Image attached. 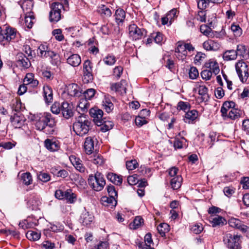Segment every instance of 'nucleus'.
I'll list each match as a JSON object with an SVG mask.
<instances>
[{
	"label": "nucleus",
	"instance_id": "nucleus-38",
	"mask_svg": "<svg viewBox=\"0 0 249 249\" xmlns=\"http://www.w3.org/2000/svg\"><path fill=\"white\" fill-rule=\"evenodd\" d=\"M157 230L160 235L163 237L165 236L166 232H167L169 231V226L166 223H160L157 227Z\"/></svg>",
	"mask_w": 249,
	"mask_h": 249
},
{
	"label": "nucleus",
	"instance_id": "nucleus-34",
	"mask_svg": "<svg viewBox=\"0 0 249 249\" xmlns=\"http://www.w3.org/2000/svg\"><path fill=\"white\" fill-rule=\"evenodd\" d=\"M182 178L180 176H177L171 179L170 184L172 188L174 190L179 188L181 185Z\"/></svg>",
	"mask_w": 249,
	"mask_h": 249
},
{
	"label": "nucleus",
	"instance_id": "nucleus-14",
	"mask_svg": "<svg viewBox=\"0 0 249 249\" xmlns=\"http://www.w3.org/2000/svg\"><path fill=\"white\" fill-rule=\"evenodd\" d=\"M61 112L66 119H69L73 115L72 106L67 102H63L61 105Z\"/></svg>",
	"mask_w": 249,
	"mask_h": 249
},
{
	"label": "nucleus",
	"instance_id": "nucleus-54",
	"mask_svg": "<svg viewBox=\"0 0 249 249\" xmlns=\"http://www.w3.org/2000/svg\"><path fill=\"white\" fill-rule=\"evenodd\" d=\"M235 190L233 187L228 186L224 188L223 192L226 196L230 197L235 193Z\"/></svg>",
	"mask_w": 249,
	"mask_h": 249
},
{
	"label": "nucleus",
	"instance_id": "nucleus-30",
	"mask_svg": "<svg viewBox=\"0 0 249 249\" xmlns=\"http://www.w3.org/2000/svg\"><path fill=\"white\" fill-rule=\"evenodd\" d=\"M237 56V53L234 50H227L223 54V58L224 60L230 61L235 60Z\"/></svg>",
	"mask_w": 249,
	"mask_h": 249
},
{
	"label": "nucleus",
	"instance_id": "nucleus-6",
	"mask_svg": "<svg viewBox=\"0 0 249 249\" xmlns=\"http://www.w3.org/2000/svg\"><path fill=\"white\" fill-rule=\"evenodd\" d=\"M28 50L29 51V54H30L29 57H27L25 54L22 53H18L16 56L17 65L24 69H27L31 66V61L30 60L33 57L30 47L28 48Z\"/></svg>",
	"mask_w": 249,
	"mask_h": 249
},
{
	"label": "nucleus",
	"instance_id": "nucleus-20",
	"mask_svg": "<svg viewBox=\"0 0 249 249\" xmlns=\"http://www.w3.org/2000/svg\"><path fill=\"white\" fill-rule=\"evenodd\" d=\"M16 36V31L14 29L11 28L6 27L4 33L2 32L1 36L3 38L7 40V41H10L12 39L15 38Z\"/></svg>",
	"mask_w": 249,
	"mask_h": 249
},
{
	"label": "nucleus",
	"instance_id": "nucleus-8",
	"mask_svg": "<svg viewBox=\"0 0 249 249\" xmlns=\"http://www.w3.org/2000/svg\"><path fill=\"white\" fill-rule=\"evenodd\" d=\"M83 81L88 83L92 81V65L89 60H86L83 63Z\"/></svg>",
	"mask_w": 249,
	"mask_h": 249
},
{
	"label": "nucleus",
	"instance_id": "nucleus-33",
	"mask_svg": "<svg viewBox=\"0 0 249 249\" xmlns=\"http://www.w3.org/2000/svg\"><path fill=\"white\" fill-rule=\"evenodd\" d=\"M198 93L201 96L203 102H207L209 99L208 94V89L205 86H200L198 88Z\"/></svg>",
	"mask_w": 249,
	"mask_h": 249
},
{
	"label": "nucleus",
	"instance_id": "nucleus-61",
	"mask_svg": "<svg viewBox=\"0 0 249 249\" xmlns=\"http://www.w3.org/2000/svg\"><path fill=\"white\" fill-rule=\"evenodd\" d=\"M190 108V106L188 103L180 101L178 104V109L179 110H182L185 112L189 110Z\"/></svg>",
	"mask_w": 249,
	"mask_h": 249
},
{
	"label": "nucleus",
	"instance_id": "nucleus-62",
	"mask_svg": "<svg viewBox=\"0 0 249 249\" xmlns=\"http://www.w3.org/2000/svg\"><path fill=\"white\" fill-rule=\"evenodd\" d=\"M53 34L55 36L56 40L62 41L64 39V36L62 34V30L60 29H55L53 31Z\"/></svg>",
	"mask_w": 249,
	"mask_h": 249
},
{
	"label": "nucleus",
	"instance_id": "nucleus-43",
	"mask_svg": "<svg viewBox=\"0 0 249 249\" xmlns=\"http://www.w3.org/2000/svg\"><path fill=\"white\" fill-rule=\"evenodd\" d=\"M32 14H25V26L29 29H31L34 24L33 20L35 19V18Z\"/></svg>",
	"mask_w": 249,
	"mask_h": 249
},
{
	"label": "nucleus",
	"instance_id": "nucleus-24",
	"mask_svg": "<svg viewBox=\"0 0 249 249\" xmlns=\"http://www.w3.org/2000/svg\"><path fill=\"white\" fill-rule=\"evenodd\" d=\"M84 148L87 154H90L94 149V141L91 137H88L86 139L84 143Z\"/></svg>",
	"mask_w": 249,
	"mask_h": 249
},
{
	"label": "nucleus",
	"instance_id": "nucleus-18",
	"mask_svg": "<svg viewBox=\"0 0 249 249\" xmlns=\"http://www.w3.org/2000/svg\"><path fill=\"white\" fill-rule=\"evenodd\" d=\"M235 107V104L232 101H226L225 102L221 108V112L223 117H226L228 112L232 108Z\"/></svg>",
	"mask_w": 249,
	"mask_h": 249
},
{
	"label": "nucleus",
	"instance_id": "nucleus-28",
	"mask_svg": "<svg viewBox=\"0 0 249 249\" xmlns=\"http://www.w3.org/2000/svg\"><path fill=\"white\" fill-rule=\"evenodd\" d=\"M21 7L25 14H33L32 9L33 2L31 0H25L21 5Z\"/></svg>",
	"mask_w": 249,
	"mask_h": 249
},
{
	"label": "nucleus",
	"instance_id": "nucleus-19",
	"mask_svg": "<svg viewBox=\"0 0 249 249\" xmlns=\"http://www.w3.org/2000/svg\"><path fill=\"white\" fill-rule=\"evenodd\" d=\"M93 216L89 212L85 211L80 216V222L84 226H88L92 222Z\"/></svg>",
	"mask_w": 249,
	"mask_h": 249
},
{
	"label": "nucleus",
	"instance_id": "nucleus-52",
	"mask_svg": "<svg viewBox=\"0 0 249 249\" xmlns=\"http://www.w3.org/2000/svg\"><path fill=\"white\" fill-rule=\"evenodd\" d=\"M37 178L40 180L45 182L49 181L50 179V176L48 173L41 172L37 174Z\"/></svg>",
	"mask_w": 249,
	"mask_h": 249
},
{
	"label": "nucleus",
	"instance_id": "nucleus-10",
	"mask_svg": "<svg viewBox=\"0 0 249 249\" xmlns=\"http://www.w3.org/2000/svg\"><path fill=\"white\" fill-rule=\"evenodd\" d=\"M229 225L232 228L240 230L242 232H246L249 229V227L244 225L239 219L234 217L230 218L228 220Z\"/></svg>",
	"mask_w": 249,
	"mask_h": 249
},
{
	"label": "nucleus",
	"instance_id": "nucleus-15",
	"mask_svg": "<svg viewBox=\"0 0 249 249\" xmlns=\"http://www.w3.org/2000/svg\"><path fill=\"white\" fill-rule=\"evenodd\" d=\"M115 22L120 26L122 25L125 18V12L122 8L117 9L114 14Z\"/></svg>",
	"mask_w": 249,
	"mask_h": 249
},
{
	"label": "nucleus",
	"instance_id": "nucleus-22",
	"mask_svg": "<svg viewBox=\"0 0 249 249\" xmlns=\"http://www.w3.org/2000/svg\"><path fill=\"white\" fill-rule=\"evenodd\" d=\"M67 63L72 67L78 66L81 62L80 56L77 54H73L67 59Z\"/></svg>",
	"mask_w": 249,
	"mask_h": 249
},
{
	"label": "nucleus",
	"instance_id": "nucleus-36",
	"mask_svg": "<svg viewBox=\"0 0 249 249\" xmlns=\"http://www.w3.org/2000/svg\"><path fill=\"white\" fill-rule=\"evenodd\" d=\"M38 54L41 57H48L49 56V53L53 51L49 50V48L46 45H41L37 49Z\"/></svg>",
	"mask_w": 249,
	"mask_h": 249
},
{
	"label": "nucleus",
	"instance_id": "nucleus-7",
	"mask_svg": "<svg viewBox=\"0 0 249 249\" xmlns=\"http://www.w3.org/2000/svg\"><path fill=\"white\" fill-rule=\"evenodd\" d=\"M128 31L130 36L135 40L142 39L147 33L145 29L139 28L135 24H130L128 27Z\"/></svg>",
	"mask_w": 249,
	"mask_h": 249
},
{
	"label": "nucleus",
	"instance_id": "nucleus-31",
	"mask_svg": "<svg viewBox=\"0 0 249 249\" xmlns=\"http://www.w3.org/2000/svg\"><path fill=\"white\" fill-rule=\"evenodd\" d=\"M107 178L111 182L114 184L120 185L122 183V178L121 176H118L117 175L109 173L107 176Z\"/></svg>",
	"mask_w": 249,
	"mask_h": 249
},
{
	"label": "nucleus",
	"instance_id": "nucleus-1",
	"mask_svg": "<svg viewBox=\"0 0 249 249\" xmlns=\"http://www.w3.org/2000/svg\"><path fill=\"white\" fill-rule=\"evenodd\" d=\"M35 127L39 131L47 135H53L55 132L56 122L50 113L36 114L34 116Z\"/></svg>",
	"mask_w": 249,
	"mask_h": 249
},
{
	"label": "nucleus",
	"instance_id": "nucleus-32",
	"mask_svg": "<svg viewBox=\"0 0 249 249\" xmlns=\"http://www.w3.org/2000/svg\"><path fill=\"white\" fill-rule=\"evenodd\" d=\"M45 145L47 149L52 151H56L59 147L58 143L50 139L45 141Z\"/></svg>",
	"mask_w": 249,
	"mask_h": 249
},
{
	"label": "nucleus",
	"instance_id": "nucleus-26",
	"mask_svg": "<svg viewBox=\"0 0 249 249\" xmlns=\"http://www.w3.org/2000/svg\"><path fill=\"white\" fill-rule=\"evenodd\" d=\"M242 114V111L237 108H236L235 107L229 111L228 114H227L226 117L232 120H236L241 117Z\"/></svg>",
	"mask_w": 249,
	"mask_h": 249
},
{
	"label": "nucleus",
	"instance_id": "nucleus-23",
	"mask_svg": "<svg viewBox=\"0 0 249 249\" xmlns=\"http://www.w3.org/2000/svg\"><path fill=\"white\" fill-rule=\"evenodd\" d=\"M23 83L26 85H31L32 87H36L38 84L37 80L34 79V75L32 73H28L26 74L23 80Z\"/></svg>",
	"mask_w": 249,
	"mask_h": 249
},
{
	"label": "nucleus",
	"instance_id": "nucleus-56",
	"mask_svg": "<svg viewBox=\"0 0 249 249\" xmlns=\"http://www.w3.org/2000/svg\"><path fill=\"white\" fill-rule=\"evenodd\" d=\"M210 1L209 0H199L197 1V6L199 9L204 10L207 8Z\"/></svg>",
	"mask_w": 249,
	"mask_h": 249
},
{
	"label": "nucleus",
	"instance_id": "nucleus-29",
	"mask_svg": "<svg viewBox=\"0 0 249 249\" xmlns=\"http://www.w3.org/2000/svg\"><path fill=\"white\" fill-rule=\"evenodd\" d=\"M10 121L16 128H20L24 123V120L17 114L11 116Z\"/></svg>",
	"mask_w": 249,
	"mask_h": 249
},
{
	"label": "nucleus",
	"instance_id": "nucleus-59",
	"mask_svg": "<svg viewBox=\"0 0 249 249\" xmlns=\"http://www.w3.org/2000/svg\"><path fill=\"white\" fill-rule=\"evenodd\" d=\"M143 222V219L142 218L141 216H136L134 220H133V228L134 229L138 228Z\"/></svg>",
	"mask_w": 249,
	"mask_h": 249
},
{
	"label": "nucleus",
	"instance_id": "nucleus-40",
	"mask_svg": "<svg viewBox=\"0 0 249 249\" xmlns=\"http://www.w3.org/2000/svg\"><path fill=\"white\" fill-rule=\"evenodd\" d=\"M26 236L30 240L37 241L40 239L41 233L35 231H29L26 233Z\"/></svg>",
	"mask_w": 249,
	"mask_h": 249
},
{
	"label": "nucleus",
	"instance_id": "nucleus-58",
	"mask_svg": "<svg viewBox=\"0 0 249 249\" xmlns=\"http://www.w3.org/2000/svg\"><path fill=\"white\" fill-rule=\"evenodd\" d=\"M91 160L94 164L97 165H101L104 163V160L102 157L99 155H96L94 156Z\"/></svg>",
	"mask_w": 249,
	"mask_h": 249
},
{
	"label": "nucleus",
	"instance_id": "nucleus-63",
	"mask_svg": "<svg viewBox=\"0 0 249 249\" xmlns=\"http://www.w3.org/2000/svg\"><path fill=\"white\" fill-rule=\"evenodd\" d=\"M107 191L109 196L115 197L117 196V192L113 185H108L107 187Z\"/></svg>",
	"mask_w": 249,
	"mask_h": 249
},
{
	"label": "nucleus",
	"instance_id": "nucleus-51",
	"mask_svg": "<svg viewBox=\"0 0 249 249\" xmlns=\"http://www.w3.org/2000/svg\"><path fill=\"white\" fill-rule=\"evenodd\" d=\"M225 219L222 216H216L213 218L212 220V225L213 227H215L218 225H220L221 224H223Z\"/></svg>",
	"mask_w": 249,
	"mask_h": 249
},
{
	"label": "nucleus",
	"instance_id": "nucleus-44",
	"mask_svg": "<svg viewBox=\"0 0 249 249\" xmlns=\"http://www.w3.org/2000/svg\"><path fill=\"white\" fill-rule=\"evenodd\" d=\"M18 225L22 229L26 230L33 228L35 226V224L33 222L28 221L27 220L24 219L20 221Z\"/></svg>",
	"mask_w": 249,
	"mask_h": 249
},
{
	"label": "nucleus",
	"instance_id": "nucleus-11",
	"mask_svg": "<svg viewBox=\"0 0 249 249\" xmlns=\"http://www.w3.org/2000/svg\"><path fill=\"white\" fill-rule=\"evenodd\" d=\"M68 8V0H60V2H54L52 3L50 12L61 13L62 8H63L64 10H67Z\"/></svg>",
	"mask_w": 249,
	"mask_h": 249
},
{
	"label": "nucleus",
	"instance_id": "nucleus-3",
	"mask_svg": "<svg viewBox=\"0 0 249 249\" xmlns=\"http://www.w3.org/2000/svg\"><path fill=\"white\" fill-rule=\"evenodd\" d=\"M241 235L227 233L223 237L225 245L229 249H241Z\"/></svg>",
	"mask_w": 249,
	"mask_h": 249
},
{
	"label": "nucleus",
	"instance_id": "nucleus-47",
	"mask_svg": "<svg viewBox=\"0 0 249 249\" xmlns=\"http://www.w3.org/2000/svg\"><path fill=\"white\" fill-rule=\"evenodd\" d=\"M101 200L103 203H107L108 204L111 205L112 206H116L117 204V201L115 199V197H107V196H103L101 198Z\"/></svg>",
	"mask_w": 249,
	"mask_h": 249
},
{
	"label": "nucleus",
	"instance_id": "nucleus-42",
	"mask_svg": "<svg viewBox=\"0 0 249 249\" xmlns=\"http://www.w3.org/2000/svg\"><path fill=\"white\" fill-rule=\"evenodd\" d=\"M99 11L101 16L104 17L108 18L112 15V12L110 8L104 5L101 6Z\"/></svg>",
	"mask_w": 249,
	"mask_h": 249
},
{
	"label": "nucleus",
	"instance_id": "nucleus-46",
	"mask_svg": "<svg viewBox=\"0 0 249 249\" xmlns=\"http://www.w3.org/2000/svg\"><path fill=\"white\" fill-rule=\"evenodd\" d=\"M95 90L93 89H89L86 90L83 93V97L85 99L91 100L95 94Z\"/></svg>",
	"mask_w": 249,
	"mask_h": 249
},
{
	"label": "nucleus",
	"instance_id": "nucleus-45",
	"mask_svg": "<svg viewBox=\"0 0 249 249\" xmlns=\"http://www.w3.org/2000/svg\"><path fill=\"white\" fill-rule=\"evenodd\" d=\"M50 21L52 22H57L61 19V13L50 12Z\"/></svg>",
	"mask_w": 249,
	"mask_h": 249
},
{
	"label": "nucleus",
	"instance_id": "nucleus-55",
	"mask_svg": "<svg viewBox=\"0 0 249 249\" xmlns=\"http://www.w3.org/2000/svg\"><path fill=\"white\" fill-rule=\"evenodd\" d=\"M212 71L209 70H204L200 73L202 79L205 80H209L212 76Z\"/></svg>",
	"mask_w": 249,
	"mask_h": 249
},
{
	"label": "nucleus",
	"instance_id": "nucleus-13",
	"mask_svg": "<svg viewBox=\"0 0 249 249\" xmlns=\"http://www.w3.org/2000/svg\"><path fill=\"white\" fill-rule=\"evenodd\" d=\"M177 10L174 8L167 13L166 16L161 18V23L162 25L167 24L169 22L168 26L171 25L174 19L177 17Z\"/></svg>",
	"mask_w": 249,
	"mask_h": 249
},
{
	"label": "nucleus",
	"instance_id": "nucleus-21",
	"mask_svg": "<svg viewBox=\"0 0 249 249\" xmlns=\"http://www.w3.org/2000/svg\"><path fill=\"white\" fill-rule=\"evenodd\" d=\"M197 116V111L196 110H188L185 113L183 120L186 123L190 124L196 120Z\"/></svg>",
	"mask_w": 249,
	"mask_h": 249
},
{
	"label": "nucleus",
	"instance_id": "nucleus-57",
	"mask_svg": "<svg viewBox=\"0 0 249 249\" xmlns=\"http://www.w3.org/2000/svg\"><path fill=\"white\" fill-rule=\"evenodd\" d=\"M105 63L107 65H113L116 62L115 57L113 55H107L103 59Z\"/></svg>",
	"mask_w": 249,
	"mask_h": 249
},
{
	"label": "nucleus",
	"instance_id": "nucleus-49",
	"mask_svg": "<svg viewBox=\"0 0 249 249\" xmlns=\"http://www.w3.org/2000/svg\"><path fill=\"white\" fill-rule=\"evenodd\" d=\"M138 165L136 160H131L126 162V167L128 170H133L136 169Z\"/></svg>",
	"mask_w": 249,
	"mask_h": 249
},
{
	"label": "nucleus",
	"instance_id": "nucleus-39",
	"mask_svg": "<svg viewBox=\"0 0 249 249\" xmlns=\"http://www.w3.org/2000/svg\"><path fill=\"white\" fill-rule=\"evenodd\" d=\"M51 59V63L53 65L57 66L60 63V56L58 54L54 52L49 53V56Z\"/></svg>",
	"mask_w": 249,
	"mask_h": 249
},
{
	"label": "nucleus",
	"instance_id": "nucleus-2",
	"mask_svg": "<svg viewBox=\"0 0 249 249\" xmlns=\"http://www.w3.org/2000/svg\"><path fill=\"white\" fill-rule=\"evenodd\" d=\"M91 122L84 114L80 115L73 124V130L76 135L83 136L87 134L90 129Z\"/></svg>",
	"mask_w": 249,
	"mask_h": 249
},
{
	"label": "nucleus",
	"instance_id": "nucleus-27",
	"mask_svg": "<svg viewBox=\"0 0 249 249\" xmlns=\"http://www.w3.org/2000/svg\"><path fill=\"white\" fill-rule=\"evenodd\" d=\"M205 66L206 68L210 69L209 70H211L212 73H213L215 75L217 74L219 72V67L216 61L210 60L205 64Z\"/></svg>",
	"mask_w": 249,
	"mask_h": 249
},
{
	"label": "nucleus",
	"instance_id": "nucleus-4",
	"mask_svg": "<svg viewBox=\"0 0 249 249\" xmlns=\"http://www.w3.org/2000/svg\"><path fill=\"white\" fill-rule=\"evenodd\" d=\"M88 182L91 187L97 192L101 191L106 184L103 175L98 172H97L94 176L90 175L88 178Z\"/></svg>",
	"mask_w": 249,
	"mask_h": 249
},
{
	"label": "nucleus",
	"instance_id": "nucleus-17",
	"mask_svg": "<svg viewBox=\"0 0 249 249\" xmlns=\"http://www.w3.org/2000/svg\"><path fill=\"white\" fill-rule=\"evenodd\" d=\"M70 159L72 164L77 171L81 173H84L86 171V168L83 166L82 161L79 159L73 156L70 157Z\"/></svg>",
	"mask_w": 249,
	"mask_h": 249
},
{
	"label": "nucleus",
	"instance_id": "nucleus-60",
	"mask_svg": "<svg viewBox=\"0 0 249 249\" xmlns=\"http://www.w3.org/2000/svg\"><path fill=\"white\" fill-rule=\"evenodd\" d=\"M103 106L105 107V110L108 113L111 111L114 107L113 104L107 99H105V100L103 101Z\"/></svg>",
	"mask_w": 249,
	"mask_h": 249
},
{
	"label": "nucleus",
	"instance_id": "nucleus-64",
	"mask_svg": "<svg viewBox=\"0 0 249 249\" xmlns=\"http://www.w3.org/2000/svg\"><path fill=\"white\" fill-rule=\"evenodd\" d=\"M240 183L243 185V188L244 189H249V178L244 177L241 178Z\"/></svg>",
	"mask_w": 249,
	"mask_h": 249
},
{
	"label": "nucleus",
	"instance_id": "nucleus-50",
	"mask_svg": "<svg viewBox=\"0 0 249 249\" xmlns=\"http://www.w3.org/2000/svg\"><path fill=\"white\" fill-rule=\"evenodd\" d=\"M198 71L196 67H192L190 68L189 72V75L190 79H195L198 76Z\"/></svg>",
	"mask_w": 249,
	"mask_h": 249
},
{
	"label": "nucleus",
	"instance_id": "nucleus-37",
	"mask_svg": "<svg viewBox=\"0 0 249 249\" xmlns=\"http://www.w3.org/2000/svg\"><path fill=\"white\" fill-rule=\"evenodd\" d=\"M76 195L72 192L71 190L68 189L65 191V198L69 203L72 204L74 203L76 200Z\"/></svg>",
	"mask_w": 249,
	"mask_h": 249
},
{
	"label": "nucleus",
	"instance_id": "nucleus-5",
	"mask_svg": "<svg viewBox=\"0 0 249 249\" xmlns=\"http://www.w3.org/2000/svg\"><path fill=\"white\" fill-rule=\"evenodd\" d=\"M235 69L238 76L242 83H245L249 76L248 66L243 60L237 62L235 64Z\"/></svg>",
	"mask_w": 249,
	"mask_h": 249
},
{
	"label": "nucleus",
	"instance_id": "nucleus-53",
	"mask_svg": "<svg viewBox=\"0 0 249 249\" xmlns=\"http://www.w3.org/2000/svg\"><path fill=\"white\" fill-rule=\"evenodd\" d=\"M139 181V179L138 178L137 174H134L132 176H130L127 178L128 183L130 185H134L137 184Z\"/></svg>",
	"mask_w": 249,
	"mask_h": 249
},
{
	"label": "nucleus",
	"instance_id": "nucleus-41",
	"mask_svg": "<svg viewBox=\"0 0 249 249\" xmlns=\"http://www.w3.org/2000/svg\"><path fill=\"white\" fill-rule=\"evenodd\" d=\"M21 180L23 184L26 185H29L32 182V177L29 172H26L22 174L21 176Z\"/></svg>",
	"mask_w": 249,
	"mask_h": 249
},
{
	"label": "nucleus",
	"instance_id": "nucleus-48",
	"mask_svg": "<svg viewBox=\"0 0 249 249\" xmlns=\"http://www.w3.org/2000/svg\"><path fill=\"white\" fill-rule=\"evenodd\" d=\"M89 104L88 102V100L84 99L81 98L79 101V103L78 105V107L81 108L83 111L87 110L88 108L89 107Z\"/></svg>",
	"mask_w": 249,
	"mask_h": 249
},
{
	"label": "nucleus",
	"instance_id": "nucleus-16",
	"mask_svg": "<svg viewBox=\"0 0 249 249\" xmlns=\"http://www.w3.org/2000/svg\"><path fill=\"white\" fill-rule=\"evenodd\" d=\"M178 46L175 49V53L176 57L179 59H184L187 55L185 44H181L179 42L178 43Z\"/></svg>",
	"mask_w": 249,
	"mask_h": 249
},
{
	"label": "nucleus",
	"instance_id": "nucleus-12",
	"mask_svg": "<svg viewBox=\"0 0 249 249\" xmlns=\"http://www.w3.org/2000/svg\"><path fill=\"white\" fill-rule=\"evenodd\" d=\"M127 82L122 80L120 82L111 84L110 88L112 90L120 93L121 94H125L126 92Z\"/></svg>",
	"mask_w": 249,
	"mask_h": 249
},
{
	"label": "nucleus",
	"instance_id": "nucleus-35",
	"mask_svg": "<svg viewBox=\"0 0 249 249\" xmlns=\"http://www.w3.org/2000/svg\"><path fill=\"white\" fill-rule=\"evenodd\" d=\"M102 124L99 126L100 127V130L103 132H106L112 128L114 124L112 121H107L106 119L104 118V121H102Z\"/></svg>",
	"mask_w": 249,
	"mask_h": 249
},
{
	"label": "nucleus",
	"instance_id": "nucleus-25",
	"mask_svg": "<svg viewBox=\"0 0 249 249\" xmlns=\"http://www.w3.org/2000/svg\"><path fill=\"white\" fill-rule=\"evenodd\" d=\"M44 97L47 104L52 103L53 100V90L49 86L43 87Z\"/></svg>",
	"mask_w": 249,
	"mask_h": 249
},
{
	"label": "nucleus",
	"instance_id": "nucleus-9",
	"mask_svg": "<svg viewBox=\"0 0 249 249\" xmlns=\"http://www.w3.org/2000/svg\"><path fill=\"white\" fill-rule=\"evenodd\" d=\"M103 111L97 108H92L89 110V114L97 125H100L104 121Z\"/></svg>",
	"mask_w": 249,
	"mask_h": 249
}]
</instances>
